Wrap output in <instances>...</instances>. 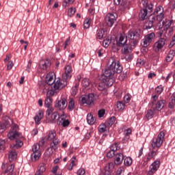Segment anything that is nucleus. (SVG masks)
Segmentation results:
<instances>
[{
	"instance_id": "1",
	"label": "nucleus",
	"mask_w": 175,
	"mask_h": 175,
	"mask_svg": "<svg viewBox=\"0 0 175 175\" xmlns=\"http://www.w3.org/2000/svg\"><path fill=\"white\" fill-rule=\"evenodd\" d=\"M110 62L111 64L108 68L105 69L101 75L102 81L97 85L98 91L106 90V87H111L114 84V74L122 72V66H120V62H116L113 58L109 59V63L110 64Z\"/></svg>"
},
{
	"instance_id": "2",
	"label": "nucleus",
	"mask_w": 175,
	"mask_h": 175,
	"mask_svg": "<svg viewBox=\"0 0 175 175\" xmlns=\"http://www.w3.org/2000/svg\"><path fill=\"white\" fill-rule=\"evenodd\" d=\"M165 139V132L160 131L157 137H154L152 140V143L149 147V152L148 153L146 158L145 159L146 165L150 162L152 159H155V157L158 155V150L161 148L162 144H163V140Z\"/></svg>"
},
{
	"instance_id": "3",
	"label": "nucleus",
	"mask_w": 175,
	"mask_h": 175,
	"mask_svg": "<svg viewBox=\"0 0 175 175\" xmlns=\"http://www.w3.org/2000/svg\"><path fill=\"white\" fill-rule=\"evenodd\" d=\"M68 85V82L66 81L58 79L54 83L53 87L51 90L46 92V97L51 98V96H54V95L58 94L62 88Z\"/></svg>"
},
{
	"instance_id": "4",
	"label": "nucleus",
	"mask_w": 175,
	"mask_h": 175,
	"mask_svg": "<svg viewBox=\"0 0 175 175\" xmlns=\"http://www.w3.org/2000/svg\"><path fill=\"white\" fill-rule=\"evenodd\" d=\"M163 20V14L160 15H150L148 20L144 25L145 29H151V28L155 25H158L161 21Z\"/></svg>"
},
{
	"instance_id": "5",
	"label": "nucleus",
	"mask_w": 175,
	"mask_h": 175,
	"mask_svg": "<svg viewBox=\"0 0 175 175\" xmlns=\"http://www.w3.org/2000/svg\"><path fill=\"white\" fill-rule=\"evenodd\" d=\"M128 36L131 40H132L130 43V46L131 47H135L137 46L139 41L142 39V31L140 29H131L128 32Z\"/></svg>"
},
{
	"instance_id": "6",
	"label": "nucleus",
	"mask_w": 175,
	"mask_h": 175,
	"mask_svg": "<svg viewBox=\"0 0 175 175\" xmlns=\"http://www.w3.org/2000/svg\"><path fill=\"white\" fill-rule=\"evenodd\" d=\"M17 126L16 125L14 127H12L10 131L8 134V137L10 140H14V139H16V144L14 145V147H21L23 144V143L21 142L19 139V137H21V134L18 133L16 130Z\"/></svg>"
},
{
	"instance_id": "7",
	"label": "nucleus",
	"mask_w": 175,
	"mask_h": 175,
	"mask_svg": "<svg viewBox=\"0 0 175 175\" xmlns=\"http://www.w3.org/2000/svg\"><path fill=\"white\" fill-rule=\"evenodd\" d=\"M99 96L96 94L90 93L88 95H85L82 96L81 98V103L82 105H88V106H92L95 104V100L96 98L98 99Z\"/></svg>"
},
{
	"instance_id": "8",
	"label": "nucleus",
	"mask_w": 175,
	"mask_h": 175,
	"mask_svg": "<svg viewBox=\"0 0 175 175\" xmlns=\"http://www.w3.org/2000/svg\"><path fill=\"white\" fill-rule=\"evenodd\" d=\"M46 117L49 124H55L58 112L54 111V107H51L46 109Z\"/></svg>"
},
{
	"instance_id": "9",
	"label": "nucleus",
	"mask_w": 175,
	"mask_h": 175,
	"mask_svg": "<svg viewBox=\"0 0 175 175\" xmlns=\"http://www.w3.org/2000/svg\"><path fill=\"white\" fill-rule=\"evenodd\" d=\"M154 40H155V33L151 32L146 34L144 36V39L142 40V44L143 47H148V46L151 44V43H152V42H154Z\"/></svg>"
},
{
	"instance_id": "10",
	"label": "nucleus",
	"mask_w": 175,
	"mask_h": 175,
	"mask_svg": "<svg viewBox=\"0 0 175 175\" xmlns=\"http://www.w3.org/2000/svg\"><path fill=\"white\" fill-rule=\"evenodd\" d=\"M59 147V139H55L50 143V146L47 148L46 151L49 152V155H52L58 150Z\"/></svg>"
},
{
	"instance_id": "11",
	"label": "nucleus",
	"mask_w": 175,
	"mask_h": 175,
	"mask_svg": "<svg viewBox=\"0 0 175 175\" xmlns=\"http://www.w3.org/2000/svg\"><path fill=\"white\" fill-rule=\"evenodd\" d=\"M118 18V15L116 13H108L105 17V23L108 27H113Z\"/></svg>"
},
{
	"instance_id": "12",
	"label": "nucleus",
	"mask_w": 175,
	"mask_h": 175,
	"mask_svg": "<svg viewBox=\"0 0 175 175\" xmlns=\"http://www.w3.org/2000/svg\"><path fill=\"white\" fill-rule=\"evenodd\" d=\"M40 144H35L32 146V151L33 153L31 154V159L32 161H38L39 158H40V156L42 154L40 153Z\"/></svg>"
},
{
	"instance_id": "13",
	"label": "nucleus",
	"mask_w": 175,
	"mask_h": 175,
	"mask_svg": "<svg viewBox=\"0 0 175 175\" xmlns=\"http://www.w3.org/2000/svg\"><path fill=\"white\" fill-rule=\"evenodd\" d=\"M55 107L56 110H59V111L65 110L66 107H68V101L66 100V98H62L60 100L56 101L55 103Z\"/></svg>"
},
{
	"instance_id": "14",
	"label": "nucleus",
	"mask_w": 175,
	"mask_h": 175,
	"mask_svg": "<svg viewBox=\"0 0 175 175\" xmlns=\"http://www.w3.org/2000/svg\"><path fill=\"white\" fill-rule=\"evenodd\" d=\"M161 166V162L158 160L154 161L149 167V170L147 175H154L159 169Z\"/></svg>"
},
{
	"instance_id": "15",
	"label": "nucleus",
	"mask_w": 175,
	"mask_h": 175,
	"mask_svg": "<svg viewBox=\"0 0 175 175\" xmlns=\"http://www.w3.org/2000/svg\"><path fill=\"white\" fill-rule=\"evenodd\" d=\"M64 73L63 74V79L62 80H64V81H66L68 83V81L66 80H70L72 77V66L70 65H67L64 68Z\"/></svg>"
},
{
	"instance_id": "16",
	"label": "nucleus",
	"mask_w": 175,
	"mask_h": 175,
	"mask_svg": "<svg viewBox=\"0 0 175 175\" xmlns=\"http://www.w3.org/2000/svg\"><path fill=\"white\" fill-rule=\"evenodd\" d=\"M58 79L59 78L55 79V74L54 72H49L46 75L45 81L48 85H53V84H55Z\"/></svg>"
},
{
	"instance_id": "17",
	"label": "nucleus",
	"mask_w": 175,
	"mask_h": 175,
	"mask_svg": "<svg viewBox=\"0 0 175 175\" xmlns=\"http://www.w3.org/2000/svg\"><path fill=\"white\" fill-rule=\"evenodd\" d=\"M166 42V39L163 38H160L159 40H157L154 44V49L156 53L161 51L162 48L165 46V43Z\"/></svg>"
},
{
	"instance_id": "18",
	"label": "nucleus",
	"mask_w": 175,
	"mask_h": 175,
	"mask_svg": "<svg viewBox=\"0 0 175 175\" xmlns=\"http://www.w3.org/2000/svg\"><path fill=\"white\" fill-rule=\"evenodd\" d=\"M165 104H166V100H160L157 101L156 104V107H154V102H152V105L150 104V105L152 106V109H153L154 111H155V110H158V111H161V110H162V109H163V107H165Z\"/></svg>"
},
{
	"instance_id": "19",
	"label": "nucleus",
	"mask_w": 175,
	"mask_h": 175,
	"mask_svg": "<svg viewBox=\"0 0 175 175\" xmlns=\"http://www.w3.org/2000/svg\"><path fill=\"white\" fill-rule=\"evenodd\" d=\"M114 166H116L115 163L111 162L107 163L105 167V173L100 175H111L113 170H114Z\"/></svg>"
},
{
	"instance_id": "20",
	"label": "nucleus",
	"mask_w": 175,
	"mask_h": 175,
	"mask_svg": "<svg viewBox=\"0 0 175 175\" xmlns=\"http://www.w3.org/2000/svg\"><path fill=\"white\" fill-rule=\"evenodd\" d=\"M40 67L41 69H43L44 70H46L51 66V61L50 59H42L40 62Z\"/></svg>"
},
{
	"instance_id": "21",
	"label": "nucleus",
	"mask_w": 175,
	"mask_h": 175,
	"mask_svg": "<svg viewBox=\"0 0 175 175\" xmlns=\"http://www.w3.org/2000/svg\"><path fill=\"white\" fill-rule=\"evenodd\" d=\"M141 3L143 5V9H148V12L151 13L154 9V5L148 3V0H142Z\"/></svg>"
},
{
	"instance_id": "22",
	"label": "nucleus",
	"mask_w": 175,
	"mask_h": 175,
	"mask_svg": "<svg viewBox=\"0 0 175 175\" xmlns=\"http://www.w3.org/2000/svg\"><path fill=\"white\" fill-rule=\"evenodd\" d=\"M126 42H128V36H126V34L123 33L120 34L119 41L117 42V44L121 47V46L125 45Z\"/></svg>"
},
{
	"instance_id": "23",
	"label": "nucleus",
	"mask_w": 175,
	"mask_h": 175,
	"mask_svg": "<svg viewBox=\"0 0 175 175\" xmlns=\"http://www.w3.org/2000/svg\"><path fill=\"white\" fill-rule=\"evenodd\" d=\"M164 12H165V10L163 9V7H162V5H159L155 8L153 14H150V16H155L157 14V16H161V14H163V18H165ZM159 13V14H158Z\"/></svg>"
},
{
	"instance_id": "24",
	"label": "nucleus",
	"mask_w": 175,
	"mask_h": 175,
	"mask_svg": "<svg viewBox=\"0 0 175 175\" xmlns=\"http://www.w3.org/2000/svg\"><path fill=\"white\" fill-rule=\"evenodd\" d=\"M122 161H124V154L118 153L115 154V165H121V163H122Z\"/></svg>"
},
{
	"instance_id": "25",
	"label": "nucleus",
	"mask_w": 175,
	"mask_h": 175,
	"mask_svg": "<svg viewBox=\"0 0 175 175\" xmlns=\"http://www.w3.org/2000/svg\"><path fill=\"white\" fill-rule=\"evenodd\" d=\"M86 121L89 125H94V124H95L96 122V118L94 117L92 113H89L87 115Z\"/></svg>"
},
{
	"instance_id": "26",
	"label": "nucleus",
	"mask_w": 175,
	"mask_h": 175,
	"mask_svg": "<svg viewBox=\"0 0 175 175\" xmlns=\"http://www.w3.org/2000/svg\"><path fill=\"white\" fill-rule=\"evenodd\" d=\"M105 36H106V31H105V29H98L96 31V39H98L99 40H100L101 39H103V38H105Z\"/></svg>"
},
{
	"instance_id": "27",
	"label": "nucleus",
	"mask_w": 175,
	"mask_h": 175,
	"mask_svg": "<svg viewBox=\"0 0 175 175\" xmlns=\"http://www.w3.org/2000/svg\"><path fill=\"white\" fill-rule=\"evenodd\" d=\"M43 111H39L38 113L36 115V116L34 117V120L35 122L37 125H39V124H40V121H42V118H43Z\"/></svg>"
},
{
	"instance_id": "28",
	"label": "nucleus",
	"mask_w": 175,
	"mask_h": 175,
	"mask_svg": "<svg viewBox=\"0 0 175 175\" xmlns=\"http://www.w3.org/2000/svg\"><path fill=\"white\" fill-rule=\"evenodd\" d=\"M148 13H151L148 12V9L143 8L141 10L139 16L142 20H146L148 18L147 14H148Z\"/></svg>"
},
{
	"instance_id": "29",
	"label": "nucleus",
	"mask_w": 175,
	"mask_h": 175,
	"mask_svg": "<svg viewBox=\"0 0 175 175\" xmlns=\"http://www.w3.org/2000/svg\"><path fill=\"white\" fill-rule=\"evenodd\" d=\"M47 169V165L44 163L40 164L38 170L36 171L38 173L40 174H44L46 172V170Z\"/></svg>"
},
{
	"instance_id": "30",
	"label": "nucleus",
	"mask_w": 175,
	"mask_h": 175,
	"mask_svg": "<svg viewBox=\"0 0 175 175\" xmlns=\"http://www.w3.org/2000/svg\"><path fill=\"white\" fill-rule=\"evenodd\" d=\"M57 136V133H55V131L52 130L50 131L48 135V140H49V142H53V140H55V139H58V138H55Z\"/></svg>"
},
{
	"instance_id": "31",
	"label": "nucleus",
	"mask_w": 175,
	"mask_h": 175,
	"mask_svg": "<svg viewBox=\"0 0 175 175\" xmlns=\"http://www.w3.org/2000/svg\"><path fill=\"white\" fill-rule=\"evenodd\" d=\"M174 106H175V96L172 95L171 96L170 98V102L168 103V107L171 110H174Z\"/></svg>"
},
{
	"instance_id": "32",
	"label": "nucleus",
	"mask_w": 175,
	"mask_h": 175,
	"mask_svg": "<svg viewBox=\"0 0 175 175\" xmlns=\"http://www.w3.org/2000/svg\"><path fill=\"white\" fill-rule=\"evenodd\" d=\"M91 84V81H90V79L88 78H84L82 80L81 85L83 88H90V85Z\"/></svg>"
},
{
	"instance_id": "33",
	"label": "nucleus",
	"mask_w": 175,
	"mask_h": 175,
	"mask_svg": "<svg viewBox=\"0 0 175 175\" xmlns=\"http://www.w3.org/2000/svg\"><path fill=\"white\" fill-rule=\"evenodd\" d=\"M174 55H175L174 50H170L168 54L167 55L166 61L167 62H170V61H172L173 58H174Z\"/></svg>"
},
{
	"instance_id": "34",
	"label": "nucleus",
	"mask_w": 175,
	"mask_h": 175,
	"mask_svg": "<svg viewBox=\"0 0 175 175\" xmlns=\"http://www.w3.org/2000/svg\"><path fill=\"white\" fill-rule=\"evenodd\" d=\"M10 162H13L17 159V153L15 151H11L8 155Z\"/></svg>"
},
{
	"instance_id": "35",
	"label": "nucleus",
	"mask_w": 175,
	"mask_h": 175,
	"mask_svg": "<svg viewBox=\"0 0 175 175\" xmlns=\"http://www.w3.org/2000/svg\"><path fill=\"white\" fill-rule=\"evenodd\" d=\"M75 107H76L75 100L73 98H70L68 103V109L70 111H72L75 110Z\"/></svg>"
},
{
	"instance_id": "36",
	"label": "nucleus",
	"mask_w": 175,
	"mask_h": 175,
	"mask_svg": "<svg viewBox=\"0 0 175 175\" xmlns=\"http://www.w3.org/2000/svg\"><path fill=\"white\" fill-rule=\"evenodd\" d=\"M119 148H120V142H115L112 144L109 147V150H111V151H113V152H116V151H117V150H118Z\"/></svg>"
},
{
	"instance_id": "37",
	"label": "nucleus",
	"mask_w": 175,
	"mask_h": 175,
	"mask_svg": "<svg viewBox=\"0 0 175 175\" xmlns=\"http://www.w3.org/2000/svg\"><path fill=\"white\" fill-rule=\"evenodd\" d=\"M133 160L132 157H127L124 159V166H131L132 165Z\"/></svg>"
},
{
	"instance_id": "38",
	"label": "nucleus",
	"mask_w": 175,
	"mask_h": 175,
	"mask_svg": "<svg viewBox=\"0 0 175 175\" xmlns=\"http://www.w3.org/2000/svg\"><path fill=\"white\" fill-rule=\"evenodd\" d=\"M91 18H87L84 22H83V28H85L86 29H88L90 28V26L91 25Z\"/></svg>"
},
{
	"instance_id": "39",
	"label": "nucleus",
	"mask_w": 175,
	"mask_h": 175,
	"mask_svg": "<svg viewBox=\"0 0 175 175\" xmlns=\"http://www.w3.org/2000/svg\"><path fill=\"white\" fill-rule=\"evenodd\" d=\"M51 103H53V98L51 97H46L45 101H44V105L48 109H50V106H51Z\"/></svg>"
},
{
	"instance_id": "40",
	"label": "nucleus",
	"mask_w": 175,
	"mask_h": 175,
	"mask_svg": "<svg viewBox=\"0 0 175 175\" xmlns=\"http://www.w3.org/2000/svg\"><path fill=\"white\" fill-rule=\"evenodd\" d=\"M154 92L157 95H161L163 92V86L160 85L155 88Z\"/></svg>"
},
{
	"instance_id": "41",
	"label": "nucleus",
	"mask_w": 175,
	"mask_h": 175,
	"mask_svg": "<svg viewBox=\"0 0 175 175\" xmlns=\"http://www.w3.org/2000/svg\"><path fill=\"white\" fill-rule=\"evenodd\" d=\"M98 132L100 133H105V132H106L107 129H106V124H105V123H102L98 126Z\"/></svg>"
},
{
	"instance_id": "42",
	"label": "nucleus",
	"mask_w": 175,
	"mask_h": 175,
	"mask_svg": "<svg viewBox=\"0 0 175 175\" xmlns=\"http://www.w3.org/2000/svg\"><path fill=\"white\" fill-rule=\"evenodd\" d=\"M50 85L48 83L42 84L40 85V88L42 90L43 94H46L49 90H50Z\"/></svg>"
},
{
	"instance_id": "43",
	"label": "nucleus",
	"mask_w": 175,
	"mask_h": 175,
	"mask_svg": "<svg viewBox=\"0 0 175 175\" xmlns=\"http://www.w3.org/2000/svg\"><path fill=\"white\" fill-rule=\"evenodd\" d=\"M6 148V139H0V151H5Z\"/></svg>"
},
{
	"instance_id": "44",
	"label": "nucleus",
	"mask_w": 175,
	"mask_h": 175,
	"mask_svg": "<svg viewBox=\"0 0 175 175\" xmlns=\"http://www.w3.org/2000/svg\"><path fill=\"white\" fill-rule=\"evenodd\" d=\"M14 170V164L8 165L5 173H12Z\"/></svg>"
},
{
	"instance_id": "45",
	"label": "nucleus",
	"mask_w": 175,
	"mask_h": 175,
	"mask_svg": "<svg viewBox=\"0 0 175 175\" xmlns=\"http://www.w3.org/2000/svg\"><path fill=\"white\" fill-rule=\"evenodd\" d=\"M75 2V0H64L63 7L68 8L70 5H72Z\"/></svg>"
},
{
	"instance_id": "46",
	"label": "nucleus",
	"mask_w": 175,
	"mask_h": 175,
	"mask_svg": "<svg viewBox=\"0 0 175 175\" xmlns=\"http://www.w3.org/2000/svg\"><path fill=\"white\" fill-rule=\"evenodd\" d=\"M154 117V111L152 109H149L146 113V118L148 120H151Z\"/></svg>"
},
{
	"instance_id": "47",
	"label": "nucleus",
	"mask_w": 175,
	"mask_h": 175,
	"mask_svg": "<svg viewBox=\"0 0 175 175\" xmlns=\"http://www.w3.org/2000/svg\"><path fill=\"white\" fill-rule=\"evenodd\" d=\"M69 124H70V122H69L68 120H65L63 122L59 120L58 125H62L64 128L66 126H69Z\"/></svg>"
},
{
	"instance_id": "48",
	"label": "nucleus",
	"mask_w": 175,
	"mask_h": 175,
	"mask_svg": "<svg viewBox=\"0 0 175 175\" xmlns=\"http://www.w3.org/2000/svg\"><path fill=\"white\" fill-rule=\"evenodd\" d=\"M76 13V8H70L68 12V17H73V15Z\"/></svg>"
},
{
	"instance_id": "49",
	"label": "nucleus",
	"mask_w": 175,
	"mask_h": 175,
	"mask_svg": "<svg viewBox=\"0 0 175 175\" xmlns=\"http://www.w3.org/2000/svg\"><path fill=\"white\" fill-rule=\"evenodd\" d=\"M131 99L132 96L129 93L126 94L124 97V101L125 102V103H129Z\"/></svg>"
},
{
	"instance_id": "50",
	"label": "nucleus",
	"mask_w": 175,
	"mask_h": 175,
	"mask_svg": "<svg viewBox=\"0 0 175 175\" xmlns=\"http://www.w3.org/2000/svg\"><path fill=\"white\" fill-rule=\"evenodd\" d=\"M122 53L125 55L126 54H129L131 53V49L128 45H126L122 49Z\"/></svg>"
},
{
	"instance_id": "51",
	"label": "nucleus",
	"mask_w": 175,
	"mask_h": 175,
	"mask_svg": "<svg viewBox=\"0 0 175 175\" xmlns=\"http://www.w3.org/2000/svg\"><path fill=\"white\" fill-rule=\"evenodd\" d=\"M117 108L118 110H124L125 109V104L122 101H119L117 103Z\"/></svg>"
},
{
	"instance_id": "52",
	"label": "nucleus",
	"mask_w": 175,
	"mask_h": 175,
	"mask_svg": "<svg viewBox=\"0 0 175 175\" xmlns=\"http://www.w3.org/2000/svg\"><path fill=\"white\" fill-rule=\"evenodd\" d=\"M110 43H111V40H110V39H109V38H106L103 42V46L104 47H105V49H106V48H107L108 46L110 45Z\"/></svg>"
},
{
	"instance_id": "53",
	"label": "nucleus",
	"mask_w": 175,
	"mask_h": 175,
	"mask_svg": "<svg viewBox=\"0 0 175 175\" xmlns=\"http://www.w3.org/2000/svg\"><path fill=\"white\" fill-rule=\"evenodd\" d=\"M124 58L126 61H128L129 62L133 59V54L126 53V55H124Z\"/></svg>"
},
{
	"instance_id": "54",
	"label": "nucleus",
	"mask_w": 175,
	"mask_h": 175,
	"mask_svg": "<svg viewBox=\"0 0 175 175\" xmlns=\"http://www.w3.org/2000/svg\"><path fill=\"white\" fill-rule=\"evenodd\" d=\"M115 122H116V116L111 117L107 121V124L108 125H109V126H111V125H113V124H114Z\"/></svg>"
},
{
	"instance_id": "55",
	"label": "nucleus",
	"mask_w": 175,
	"mask_h": 175,
	"mask_svg": "<svg viewBox=\"0 0 175 175\" xmlns=\"http://www.w3.org/2000/svg\"><path fill=\"white\" fill-rule=\"evenodd\" d=\"M70 165L74 167L77 166V159L76 158V157L73 156L72 157Z\"/></svg>"
},
{
	"instance_id": "56",
	"label": "nucleus",
	"mask_w": 175,
	"mask_h": 175,
	"mask_svg": "<svg viewBox=\"0 0 175 175\" xmlns=\"http://www.w3.org/2000/svg\"><path fill=\"white\" fill-rule=\"evenodd\" d=\"M116 155V152H113L111 150H109L108 152H107V158H113Z\"/></svg>"
},
{
	"instance_id": "57",
	"label": "nucleus",
	"mask_w": 175,
	"mask_h": 175,
	"mask_svg": "<svg viewBox=\"0 0 175 175\" xmlns=\"http://www.w3.org/2000/svg\"><path fill=\"white\" fill-rule=\"evenodd\" d=\"M105 113H106V110L102 109L98 111V116L99 118H102V117H103V116H105Z\"/></svg>"
},
{
	"instance_id": "58",
	"label": "nucleus",
	"mask_w": 175,
	"mask_h": 175,
	"mask_svg": "<svg viewBox=\"0 0 175 175\" xmlns=\"http://www.w3.org/2000/svg\"><path fill=\"white\" fill-rule=\"evenodd\" d=\"M66 118V114L62 113L60 116H59V119L57 120V124H59V121H61L62 122L63 121H65Z\"/></svg>"
},
{
	"instance_id": "59",
	"label": "nucleus",
	"mask_w": 175,
	"mask_h": 175,
	"mask_svg": "<svg viewBox=\"0 0 175 175\" xmlns=\"http://www.w3.org/2000/svg\"><path fill=\"white\" fill-rule=\"evenodd\" d=\"M69 44H70V37H68L64 42V50H66V48L68 47V46H69Z\"/></svg>"
},
{
	"instance_id": "60",
	"label": "nucleus",
	"mask_w": 175,
	"mask_h": 175,
	"mask_svg": "<svg viewBox=\"0 0 175 175\" xmlns=\"http://www.w3.org/2000/svg\"><path fill=\"white\" fill-rule=\"evenodd\" d=\"M89 16H94L95 14V8L92 6H90L88 10Z\"/></svg>"
},
{
	"instance_id": "61",
	"label": "nucleus",
	"mask_w": 175,
	"mask_h": 175,
	"mask_svg": "<svg viewBox=\"0 0 175 175\" xmlns=\"http://www.w3.org/2000/svg\"><path fill=\"white\" fill-rule=\"evenodd\" d=\"M175 44V37L172 38V40L170 41V44H168L169 49H172L173 46Z\"/></svg>"
},
{
	"instance_id": "62",
	"label": "nucleus",
	"mask_w": 175,
	"mask_h": 175,
	"mask_svg": "<svg viewBox=\"0 0 175 175\" xmlns=\"http://www.w3.org/2000/svg\"><path fill=\"white\" fill-rule=\"evenodd\" d=\"M13 66H14V64H13V62H12V61L8 62V63L7 64L8 70H12V68H13Z\"/></svg>"
},
{
	"instance_id": "63",
	"label": "nucleus",
	"mask_w": 175,
	"mask_h": 175,
	"mask_svg": "<svg viewBox=\"0 0 175 175\" xmlns=\"http://www.w3.org/2000/svg\"><path fill=\"white\" fill-rule=\"evenodd\" d=\"M77 174L78 175H84L85 174V170H84V168H80L79 170H77Z\"/></svg>"
},
{
	"instance_id": "64",
	"label": "nucleus",
	"mask_w": 175,
	"mask_h": 175,
	"mask_svg": "<svg viewBox=\"0 0 175 175\" xmlns=\"http://www.w3.org/2000/svg\"><path fill=\"white\" fill-rule=\"evenodd\" d=\"M123 172H124V167H120L116 171V175H121V174H122Z\"/></svg>"
}]
</instances>
